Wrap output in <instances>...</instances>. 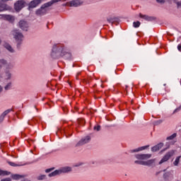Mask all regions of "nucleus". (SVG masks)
<instances>
[{"label":"nucleus","instance_id":"nucleus-1","mask_svg":"<svg viewBox=\"0 0 181 181\" xmlns=\"http://www.w3.org/2000/svg\"><path fill=\"white\" fill-rule=\"evenodd\" d=\"M51 56L53 57V59H59V57H64V56H68L70 57L71 54L64 51L63 45L57 44L54 45L52 47V52L51 53Z\"/></svg>","mask_w":181,"mask_h":181},{"label":"nucleus","instance_id":"nucleus-2","mask_svg":"<svg viewBox=\"0 0 181 181\" xmlns=\"http://www.w3.org/2000/svg\"><path fill=\"white\" fill-rule=\"evenodd\" d=\"M71 170V168L65 167V168H62V170H56L53 173H51L50 174H49V177H52L53 176H57V175H60V173H62V172H63L64 173H66L67 172H70Z\"/></svg>","mask_w":181,"mask_h":181},{"label":"nucleus","instance_id":"nucleus-3","mask_svg":"<svg viewBox=\"0 0 181 181\" xmlns=\"http://www.w3.org/2000/svg\"><path fill=\"white\" fill-rule=\"evenodd\" d=\"M11 33L17 42H22L23 35H22V33L19 32V30H14Z\"/></svg>","mask_w":181,"mask_h":181},{"label":"nucleus","instance_id":"nucleus-4","mask_svg":"<svg viewBox=\"0 0 181 181\" xmlns=\"http://www.w3.org/2000/svg\"><path fill=\"white\" fill-rule=\"evenodd\" d=\"M173 155H175V151L172 150V151L168 152L163 156V158L160 160V161L159 162V165H162V163H165V162H168V159H170V158H172V156H173Z\"/></svg>","mask_w":181,"mask_h":181},{"label":"nucleus","instance_id":"nucleus-5","mask_svg":"<svg viewBox=\"0 0 181 181\" xmlns=\"http://www.w3.org/2000/svg\"><path fill=\"white\" fill-rule=\"evenodd\" d=\"M25 2L23 0H18L14 4V8L17 12H19L22 8H25Z\"/></svg>","mask_w":181,"mask_h":181},{"label":"nucleus","instance_id":"nucleus-6","mask_svg":"<svg viewBox=\"0 0 181 181\" xmlns=\"http://www.w3.org/2000/svg\"><path fill=\"white\" fill-rule=\"evenodd\" d=\"M18 25L19 28L22 29V30L28 31V28H29V24H28V22L24 20H21L20 21Z\"/></svg>","mask_w":181,"mask_h":181},{"label":"nucleus","instance_id":"nucleus-7","mask_svg":"<svg viewBox=\"0 0 181 181\" xmlns=\"http://www.w3.org/2000/svg\"><path fill=\"white\" fill-rule=\"evenodd\" d=\"M153 162V160H148L147 161L136 160L135 163H138L139 165H144V166H151Z\"/></svg>","mask_w":181,"mask_h":181},{"label":"nucleus","instance_id":"nucleus-8","mask_svg":"<svg viewBox=\"0 0 181 181\" xmlns=\"http://www.w3.org/2000/svg\"><path fill=\"white\" fill-rule=\"evenodd\" d=\"M91 141V137L89 136H86L85 139H82L77 144L76 146H81V145H85V144H88Z\"/></svg>","mask_w":181,"mask_h":181},{"label":"nucleus","instance_id":"nucleus-9","mask_svg":"<svg viewBox=\"0 0 181 181\" xmlns=\"http://www.w3.org/2000/svg\"><path fill=\"white\" fill-rule=\"evenodd\" d=\"M42 1L43 0H33L29 4V8H36L37 5H40V4H42Z\"/></svg>","mask_w":181,"mask_h":181},{"label":"nucleus","instance_id":"nucleus-10","mask_svg":"<svg viewBox=\"0 0 181 181\" xmlns=\"http://www.w3.org/2000/svg\"><path fill=\"white\" fill-rule=\"evenodd\" d=\"M47 12V9L43 8V6H41V8L36 11V15L38 16H43V15H46Z\"/></svg>","mask_w":181,"mask_h":181},{"label":"nucleus","instance_id":"nucleus-11","mask_svg":"<svg viewBox=\"0 0 181 181\" xmlns=\"http://www.w3.org/2000/svg\"><path fill=\"white\" fill-rule=\"evenodd\" d=\"M139 17L141 18V19H145V21H148V22L155 21L154 17L143 15L142 13H139Z\"/></svg>","mask_w":181,"mask_h":181},{"label":"nucleus","instance_id":"nucleus-12","mask_svg":"<svg viewBox=\"0 0 181 181\" xmlns=\"http://www.w3.org/2000/svg\"><path fill=\"white\" fill-rule=\"evenodd\" d=\"M139 17L141 18V19H145V21H148V22L155 21L154 17L143 15L142 13H139Z\"/></svg>","mask_w":181,"mask_h":181},{"label":"nucleus","instance_id":"nucleus-13","mask_svg":"<svg viewBox=\"0 0 181 181\" xmlns=\"http://www.w3.org/2000/svg\"><path fill=\"white\" fill-rule=\"evenodd\" d=\"M1 17L3 19H5L6 21H9V22H13V21H15V17L11 15L3 14L1 15Z\"/></svg>","mask_w":181,"mask_h":181},{"label":"nucleus","instance_id":"nucleus-14","mask_svg":"<svg viewBox=\"0 0 181 181\" xmlns=\"http://www.w3.org/2000/svg\"><path fill=\"white\" fill-rule=\"evenodd\" d=\"M163 147V144L159 143L156 146L152 147L151 151L153 152H156V151H159L160 149H162Z\"/></svg>","mask_w":181,"mask_h":181},{"label":"nucleus","instance_id":"nucleus-15","mask_svg":"<svg viewBox=\"0 0 181 181\" xmlns=\"http://www.w3.org/2000/svg\"><path fill=\"white\" fill-rule=\"evenodd\" d=\"M151 154H139L136 156V158L137 159H149L151 158Z\"/></svg>","mask_w":181,"mask_h":181},{"label":"nucleus","instance_id":"nucleus-16","mask_svg":"<svg viewBox=\"0 0 181 181\" xmlns=\"http://www.w3.org/2000/svg\"><path fill=\"white\" fill-rule=\"evenodd\" d=\"M58 1H57V0H52L51 1H49V2L43 4L42 8L46 9V8H49V6H52L53 5V4H56V2H58Z\"/></svg>","mask_w":181,"mask_h":181},{"label":"nucleus","instance_id":"nucleus-17","mask_svg":"<svg viewBox=\"0 0 181 181\" xmlns=\"http://www.w3.org/2000/svg\"><path fill=\"white\" fill-rule=\"evenodd\" d=\"M11 111H12V109H8L4 112V113H2V115L0 116V122H2V121H4L5 117H6V115H8V114H9Z\"/></svg>","mask_w":181,"mask_h":181},{"label":"nucleus","instance_id":"nucleus-18","mask_svg":"<svg viewBox=\"0 0 181 181\" xmlns=\"http://www.w3.org/2000/svg\"><path fill=\"white\" fill-rule=\"evenodd\" d=\"M11 177L12 179H13V180H19L21 179H23V177H25V175L15 174V175H13Z\"/></svg>","mask_w":181,"mask_h":181},{"label":"nucleus","instance_id":"nucleus-19","mask_svg":"<svg viewBox=\"0 0 181 181\" xmlns=\"http://www.w3.org/2000/svg\"><path fill=\"white\" fill-rule=\"evenodd\" d=\"M70 6H80V1L74 0L70 2Z\"/></svg>","mask_w":181,"mask_h":181},{"label":"nucleus","instance_id":"nucleus-20","mask_svg":"<svg viewBox=\"0 0 181 181\" xmlns=\"http://www.w3.org/2000/svg\"><path fill=\"white\" fill-rule=\"evenodd\" d=\"M4 47L6 49H7V50H8V52H11V53H13V49L12 48V47L9 44L5 43L4 44Z\"/></svg>","mask_w":181,"mask_h":181},{"label":"nucleus","instance_id":"nucleus-21","mask_svg":"<svg viewBox=\"0 0 181 181\" xmlns=\"http://www.w3.org/2000/svg\"><path fill=\"white\" fill-rule=\"evenodd\" d=\"M180 158L181 156H178L175 158V160L173 163L174 166H177L179 165V163L180 162Z\"/></svg>","mask_w":181,"mask_h":181},{"label":"nucleus","instance_id":"nucleus-22","mask_svg":"<svg viewBox=\"0 0 181 181\" xmlns=\"http://www.w3.org/2000/svg\"><path fill=\"white\" fill-rule=\"evenodd\" d=\"M177 136V134L176 133H174L173 135L167 137V141H172V139H175V138H176Z\"/></svg>","mask_w":181,"mask_h":181},{"label":"nucleus","instance_id":"nucleus-23","mask_svg":"<svg viewBox=\"0 0 181 181\" xmlns=\"http://www.w3.org/2000/svg\"><path fill=\"white\" fill-rule=\"evenodd\" d=\"M3 77H4L6 80H9V78H11V74L9 72H6L4 74H3Z\"/></svg>","mask_w":181,"mask_h":181},{"label":"nucleus","instance_id":"nucleus-24","mask_svg":"<svg viewBox=\"0 0 181 181\" xmlns=\"http://www.w3.org/2000/svg\"><path fill=\"white\" fill-rule=\"evenodd\" d=\"M133 26H134V28H139V26H141V22H139V21L134 22Z\"/></svg>","mask_w":181,"mask_h":181},{"label":"nucleus","instance_id":"nucleus-25","mask_svg":"<svg viewBox=\"0 0 181 181\" xmlns=\"http://www.w3.org/2000/svg\"><path fill=\"white\" fill-rule=\"evenodd\" d=\"M146 148H148V146H142L141 148H139L138 149L134 150V152H139V151H144L146 149Z\"/></svg>","mask_w":181,"mask_h":181},{"label":"nucleus","instance_id":"nucleus-26","mask_svg":"<svg viewBox=\"0 0 181 181\" xmlns=\"http://www.w3.org/2000/svg\"><path fill=\"white\" fill-rule=\"evenodd\" d=\"M93 129L95 131H100V129H101V127L100 125L95 126Z\"/></svg>","mask_w":181,"mask_h":181},{"label":"nucleus","instance_id":"nucleus-27","mask_svg":"<svg viewBox=\"0 0 181 181\" xmlns=\"http://www.w3.org/2000/svg\"><path fill=\"white\" fill-rule=\"evenodd\" d=\"M8 165H10V166H13V167L18 166L16 165V163H15L13 162L8 161Z\"/></svg>","mask_w":181,"mask_h":181},{"label":"nucleus","instance_id":"nucleus-28","mask_svg":"<svg viewBox=\"0 0 181 181\" xmlns=\"http://www.w3.org/2000/svg\"><path fill=\"white\" fill-rule=\"evenodd\" d=\"M5 175H7L6 171L0 170V175L5 176Z\"/></svg>","mask_w":181,"mask_h":181},{"label":"nucleus","instance_id":"nucleus-29","mask_svg":"<svg viewBox=\"0 0 181 181\" xmlns=\"http://www.w3.org/2000/svg\"><path fill=\"white\" fill-rule=\"evenodd\" d=\"M80 76H81V72H79L76 74V80H80Z\"/></svg>","mask_w":181,"mask_h":181},{"label":"nucleus","instance_id":"nucleus-30","mask_svg":"<svg viewBox=\"0 0 181 181\" xmlns=\"http://www.w3.org/2000/svg\"><path fill=\"white\" fill-rule=\"evenodd\" d=\"M0 64H6V61H5L4 59H1L0 60Z\"/></svg>","mask_w":181,"mask_h":181},{"label":"nucleus","instance_id":"nucleus-31","mask_svg":"<svg viewBox=\"0 0 181 181\" xmlns=\"http://www.w3.org/2000/svg\"><path fill=\"white\" fill-rule=\"evenodd\" d=\"M159 4H165V0H156Z\"/></svg>","mask_w":181,"mask_h":181},{"label":"nucleus","instance_id":"nucleus-32","mask_svg":"<svg viewBox=\"0 0 181 181\" xmlns=\"http://www.w3.org/2000/svg\"><path fill=\"white\" fill-rule=\"evenodd\" d=\"M52 170H53V168L47 169L45 170V172H46V173H49L52 172Z\"/></svg>","mask_w":181,"mask_h":181},{"label":"nucleus","instance_id":"nucleus-33","mask_svg":"<svg viewBox=\"0 0 181 181\" xmlns=\"http://www.w3.org/2000/svg\"><path fill=\"white\" fill-rule=\"evenodd\" d=\"M11 86V83H8L6 86H5V90H9V86Z\"/></svg>","mask_w":181,"mask_h":181},{"label":"nucleus","instance_id":"nucleus-34","mask_svg":"<svg viewBox=\"0 0 181 181\" xmlns=\"http://www.w3.org/2000/svg\"><path fill=\"white\" fill-rule=\"evenodd\" d=\"M180 110H181V106L180 107H177V109H175L174 112H177L178 111H180Z\"/></svg>","mask_w":181,"mask_h":181},{"label":"nucleus","instance_id":"nucleus-35","mask_svg":"<svg viewBox=\"0 0 181 181\" xmlns=\"http://www.w3.org/2000/svg\"><path fill=\"white\" fill-rule=\"evenodd\" d=\"M45 175H42L41 177H39L38 179L39 180H43V178L45 177Z\"/></svg>","mask_w":181,"mask_h":181},{"label":"nucleus","instance_id":"nucleus-36","mask_svg":"<svg viewBox=\"0 0 181 181\" xmlns=\"http://www.w3.org/2000/svg\"><path fill=\"white\" fill-rule=\"evenodd\" d=\"M177 7L180 8L181 7V1L177 3Z\"/></svg>","mask_w":181,"mask_h":181},{"label":"nucleus","instance_id":"nucleus-37","mask_svg":"<svg viewBox=\"0 0 181 181\" xmlns=\"http://www.w3.org/2000/svg\"><path fill=\"white\" fill-rule=\"evenodd\" d=\"M177 49L179 50V52H181V45H179L177 46Z\"/></svg>","mask_w":181,"mask_h":181},{"label":"nucleus","instance_id":"nucleus-38","mask_svg":"<svg viewBox=\"0 0 181 181\" xmlns=\"http://www.w3.org/2000/svg\"><path fill=\"white\" fill-rule=\"evenodd\" d=\"M1 91H2V86H0V93H1Z\"/></svg>","mask_w":181,"mask_h":181},{"label":"nucleus","instance_id":"nucleus-39","mask_svg":"<svg viewBox=\"0 0 181 181\" xmlns=\"http://www.w3.org/2000/svg\"><path fill=\"white\" fill-rule=\"evenodd\" d=\"M58 1H63V2L66 1V0H58Z\"/></svg>","mask_w":181,"mask_h":181},{"label":"nucleus","instance_id":"nucleus-40","mask_svg":"<svg viewBox=\"0 0 181 181\" xmlns=\"http://www.w3.org/2000/svg\"><path fill=\"white\" fill-rule=\"evenodd\" d=\"M102 83H104V81H102Z\"/></svg>","mask_w":181,"mask_h":181}]
</instances>
